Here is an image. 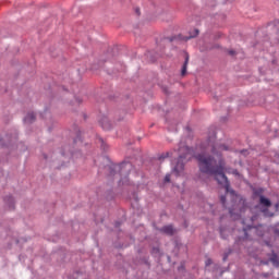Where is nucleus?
Returning <instances> with one entry per match:
<instances>
[{"instance_id": "f257e3e1", "label": "nucleus", "mask_w": 279, "mask_h": 279, "mask_svg": "<svg viewBox=\"0 0 279 279\" xmlns=\"http://www.w3.org/2000/svg\"><path fill=\"white\" fill-rule=\"evenodd\" d=\"M221 151H230V146L216 143L211 146L213 156L205 154L196 155L198 168L201 173L214 175L218 184H223L226 193H231V195H234V190L230 189V182L228 181V177H226V172L238 178H241V173H239V170L236 169H226V159H223V156H221Z\"/></svg>"}, {"instance_id": "f03ea898", "label": "nucleus", "mask_w": 279, "mask_h": 279, "mask_svg": "<svg viewBox=\"0 0 279 279\" xmlns=\"http://www.w3.org/2000/svg\"><path fill=\"white\" fill-rule=\"evenodd\" d=\"M179 157L175 161V166L172 168V173L174 175H182L184 173V161L191 160V156L193 154V149L189 148V146L184 144H180L179 147Z\"/></svg>"}, {"instance_id": "7ed1b4c3", "label": "nucleus", "mask_w": 279, "mask_h": 279, "mask_svg": "<svg viewBox=\"0 0 279 279\" xmlns=\"http://www.w3.org/2000/svg\"><path fill=\"white\" fill-rule=\"evenodd\" d=\"M254 195L259 196V204L263 207L262 213L264 214V217H274V213L268 209L271 206V201L263 195V190L255 191Z\"/></svg>"}, {"instance_id": "20e7f679", "label": "nucleus", "mask_w": 279, "mask_h": 279, "mask_svg": "<svg viewBox=\"0 0 279 279\" xmlns=\"http://www.w3.org/2000/svg\"><path fill=\"white\" fill-rule=\"evenodd\" d=\"M116 169H119L120 171V184H129L130 180L128 179V175H130V171H132V163L122 162L119 166H116Z\"/></svg>"}, {"instance_id": "39448f33", "label": "nucleus", "mask_w": 279, "mask_h": 279, "mask_svg": "<svg viewBox=\"0 0 279 279\" xmlns=\"http://www.w3.org/2000/svg\"><path fill=\"white\" fill-rule=\"evenodd\" d=\"M260 228H263V227H259V228H253L252 226L243 227L245 239H248V236H247L248 230H253L257 234V236H264L265 233L260 230Z\"/></svg>"}, {"instance_id": "423d86ee", "label": "nucleus", "mask_w": 279, "mask_h": 279, "mask_svg": "<svg viewBox=\"0 0 279 279\" xmlns=\"http://www.w3.org/2000/svg\"><path fill=\"white\" fill-rule=\"evenodd\" d=\"M159 232H162L163 234H168V236H173L175 230L173 229V226L168 225L159 229Z\"/></svg>"}, {"instance_id": "0eeeda50", "label": "nucleus", "mask_w": 279, "mask_h": 279, "mask_svg": "<svg viewBox=\"0 0 279 279\" xmlns=\"http://www.w3.org/2000/svg\"><path fill=\"white\" fill-rule=\"evenodd\" d=\"M102 130H111L112 129V124L110 123V120L108 119V117H102L101 120L99 121Z\"/></svg>"}, {"instance_id": "6e6552de", "label": "nucleus", "mask_w": 279, "mask_h": 279, "mask_svg": "<svg viewBox=\"0 0 279 279\" xmlns=\"http://www.w3.org/2000/svg\"><path fill=\"white\" fill-rule=\"evenodd\" d=\"M34 121H36V114H34V112H28L24 118V123L26 125H31Z\"/></svg>"}, {"instance_id": "1a4fd4ad", "label": "nucleus", "mask_w": 279, "mask_h": 279, "mask_svg": "<svg viewBox=\"0 0 279 279\" xmlns=\"http://www.w3.org/2000/svg\"><path fill=\"white\" fill-rule=\"evenodd\" d=\"M270 263H272L274 267H279V255L276 253H271L269 257Z\"/></svg>"}, {"instance_id": "9d476101", "label": "nucleus", "mask_w": 279, "mask_h": 279, "mask_svg": "<svg viewBox=\"0 0 279 279\" xmlns=\"http://www.w3.org/2000/svg\"><path fill=\"white\" fill-rule=\"evenodd\" d=\"M4 202L11 210L14 209V198L12 196H7Z\"/></svg>"}, {"instance_id": "9b49d317", "label": "nucleus", "mask_w": 279, "mask_h": 279, "mask_svg": "<svg viewBox=\"0 0 279 279\" xmlns=\"http://www.w3.org/2000/svg\"><path fill=\"white\" fill-rule=\"evenodd\" d=\"M187 66H189V56L185 57V61H184L182 70H181V75H186Z\"/></svg>"}, {"instance_id": "f8f14e48", "label": "nucleus", "mask_w": 279, "mask_h": 279, "mask_svg": "<svg viewBox=\"0 0 279 279\" xmlns=\"http://www.w3.org/2000/svg\"><path fill=\"white\" fill-rule=\"evenodd\" d=\"M198 35H199V29L195 28L194 31H192L190 33V36L186 37V40H191V38H196V36H198Z\"/></svg>"}, {"instance_id": "ddd939ff", "label": "nucleus", "mask_w": 279, "mask_h": 279, "mask_svg": "<svg viewBox=\"0 0 279 279\" xmlns=\"http://www.w3.org/2000/svg\"><path fill=\"white\" fill-rule=\"evenodd\" d=\"M169 156H173L171 153H166L159 157V160H165V158H169Z\"/></svg>"}, {"instance_id": "4468645a", "label": "nucleus", "mask_w": 279, "mask_h": 279, "mask_svg": "<svg viewBox=\"0 0 279 279\" xmlns=\"http://www.w3.org/2000/svg\"><path fill=\"white\" fill-rule=\"evenodd\" d=\"M165 182H171V174H167L165 177Z\"/></svg>"}, {"instance_id": "2eb2a0df", "label": "nucleus", "mask_w": 279, "mask_h": 279, "mask_svg": "<svg viewBox=\"0 0 279 279\" xmlns=\"http://www.w3.org/2000/svg\"><path fill=\"white\" fill-rule=\"evenodd\" d=\"M220 202L222 206H226V196H220Z\"/></svg>"}, {"instance_id": "dca6fc26", "label": "nucleus", "mask_w": 279, "mask_h": 279, "mask_svg": "<svg viewBox=\"0 0 279 279\" xmlns=\"http://www.w3.org/2000/svg\"><path fill=\"white\" fill-rule=\"evenodd\" d=\"M225 232L226 231L223 229H220V235H221L222 239H226V235H223Z\"/></svg>"}, {"instance_id": "f3484780", "label": "nucleus", "mask_w": 279, "mask_h": 279, "mask_svg": "<svg viewBox=\"0 0 279 279\" xmlns=\"http://www.w3.org/2000/svg\"><path fill=\"white\" fill-rule=\"evenodd\" d=\"M211 263H213L211 259H207V260H206V266L210 265Z\"/></svg>"}, {"instance_id": "a211bd4d", "label": "nucleus", "mask_w": 279, "mask_h": 279, "mask_svg": "<svg viewBox=\"0 0 279 279\" xmlns=\"http://www.w3.org/2000/svg\"><path fill=\"white\" fill-rule=\"evenodd\" d=\"M168 40H170V43H173L175 40V37H170Z\"/></svg>"}, {"instance_id": "6ab92c4d", "label": "nucleus", "mask_w": 279, "mask_h": 279, "mask_svg": "<svg viewBox=\"0 0 279 279\" xmlns=\"http://www.w3.org/2000/svg\"><path fill=\"white\" fill-rule=\"evenodd\" d=\"M234 53H235L234 50H229L230 56H234Z\"/></svg>"}, {"instance_id": "aec40b11", "label": "nucleus", "mask_w": 279, "mask_h": 279, "mask_svg": "<svg viewBox=\"0 0 279 279\" xmlns=\"http://www.w3.org/2000/svg\"><path fill=\"white\" fill-rule=\"evenodd\" d=\"M135 12H136V14H141V10L140 9H136Z\"/></svg>"}, {"instance_id": "412c9836", "label": "nucleus", "mask_w": 279, "mask_h": 279, "mask_svg": "<svg viewBox=\"0 0 279 279\" xmlns=\"http://www.w3.org/2000/svg\"><path fill=\"white\" fill-rule=\"evenodd\" d=\"M275 208H276V210H278V208H279V203H277V204L275 205Z\"/></svg>"}, {"instance_id": "4be33fe9", "label": "nucleus", "mask_w": 279, "mask_h": 279, "mask_svg": "<svg viewBox=\"0 0 279 279\" xmlns=\"http://www.w3.org/2000/svg\"><path fill=\"white\" fill-rule=\"evenodd\" d=\"M229 213H230L231 217L234 215V213L232 211V209H229Z\"/></svg>"}, {"instance_id": "5701e85b", "label": "nucleus", "mask_w": 279, "mask_h": 279, "mask_svg": "<svg viewBox=\"0 0 279 279\" xmlns=\"http://www.w3.org/2000/svg\"><path fill=\"white\" fill-rule=\"evenodd\" d=\"M226 258H228V256H225V257H223V260H226Z\"/></svg>"}]
</instances>
